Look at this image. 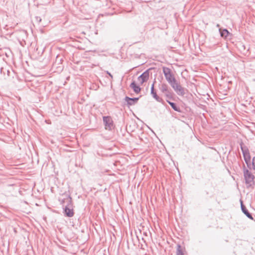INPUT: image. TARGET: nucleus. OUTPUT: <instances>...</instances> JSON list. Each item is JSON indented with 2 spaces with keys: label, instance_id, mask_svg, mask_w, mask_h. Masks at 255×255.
<instances>
[{
  "label": "nucleus",
  "instance_id": "7",
  "mask_svg": "<svg viewBox=\"0 0 255 255\" xmlns=\"http://www.w3.org/2000/svg\"><path fill=\"white\" fill-rule=\"evenodd\" d=\"M125 100L129 106H131L136 103L137 101L138 100V98H130L129 97H126L125 98Z\"/></svg>",
  "mask_w": 255,
  "mask_h": 255
},
{
  "label": "nucleus",
  "instance_id": "13",
  "mask_svg": "<svg viewBox=\"0 0 255 255\" xmlns=\"http://www.w3.org/2000/svg\"><path fill=\"white\" fill-rule=\"evenodd\" d=\"M229 32L227 30L224 29L221 32L222 36L227 37L229 34Z\"/></svg>",
  "mask_w": 255,
  "mask_h": 255
},
{
  "label": "nucleus",
  "instance_id": "5",
  "mask_svg": "<svg viewBox=\"0 0 255 255\" xmlns=\"http://www.w3.org/2000/svg\"><path fill=\"white\" fill-rule=\"evenodd\" d=\"M65 214L69 217H71L74 216V212L71 204L69 207H66L65 208Z\"/></svg>",
  "mask_w": 255,
  "mask_h": 255
},
{
  "label": "nucleus",
  "instance_id": "10",
  "mask_svg": "<svg viewBox=\"0 0 255 255\" xmlns=\"http://www.w3.org/2000/svg\"><path fill=\"white\" fill-rule=\"evenodd\" d=\"M176 255H186L182 250L181 247L179 246L177 250Z\"/></svg>",
  "mask_w": 255,
  "mask_h": 255
},
{
  "label": "nucleus",
  "instance_id": "4",
  "mask_svg": "<svg viewBox=\"0 0 255 255\" xmlns=\"http://www.w3.org/2000/svg\"><path fill=\"white\" fill-rule=\"evenodd\" d=\"M105 123V128L106 129H111L113 126V121L110 117H104L103 118Z\"/></svg>",
  "mask_w": 255,
  "mask_h": 255
},
{
  "label": "nucleus",
  "instance_id": "2",
  "mask_svg": "<svg viewBox=\"0 0 255 255\" xmlns=\"http://www.w3.org/2000/svg\"><path fill=\"white\" fill-rule=\"evenodd\" d=\"M244 176L246 182L247 184L251 185L254 183V176L248 170L245 171Z\"/></svg>",
  "mask_w": 255,
  "mask_h": 255
},
{
  "label": "nucleus",
  "instance_id": "6",
  "mask_svg": "<svg viewBox=\"0 0 255 255\" xmlns=\"http://www.w3.org/2000/svg\"><path fill=\"white\" fill-rule=\"evenodd\" d=\"M139 86L140 85H138L137 83H136L134 81L132 82L130 84V87L136 94H138L140 92L141 89Z\"/></svg>",
  "mask_w": 255,
  "mask_h": 255
},
{
  "label": "nucleus",
  "instance_id": "14",
  "mask_svg": "<svg viewBox=\"0 0 255 255\" xmlns=\"http://www.w3.org/2000/svg\"><path fill=\"white\" fill-rule=\"evenodd\" d=\"M151 91H152V92H153V85H152V87H151Z\"/></svg>",
  "mask_w": 255,
  "mask_h": 255
},
{
  "label": "nucleus",
  "instance_id": "11",
  "mask_svg": "<svg viewBox=\"0 0 255 255\" xmlns=\"http://www.w3.org/2000/svg\"><path fill=\"white\" fill-rule=\"evenodd\" d=\"M248 166L251 168V169H255V158H253V160H252V162L251 161V165H247Z\"/></svg>",
  "mask_w": 255,
  "mask_h": 255
},
{
  "label": "nucleus",
  "instance_id": "8",
  "mask_svg": "<svg viewBox=\"0 0 255 255\" xmlns=\"http://www.w3.org/2000/svg\"><path fill=\"white\" fill-rule=\"evenodd\" d=\"M241 208L244 213L250 219L253 220L252 216L250 214L246 207L243 205L242 201H241Z\"/></svg>",
  "mask_w": 255,
  "mask_h": 255
},
{
  "label": "nucleus",
  "instance_id": "3",
  "mask_svg": "<svg viewBox=\"0 0 255 255\" xmlns=\"http://www.w3.org/2000/svg\"><path fill=\"white\" fill-rule=\"evenodd\" d=\"M149 78V73L148 71L144 72L137 78V84L141 85L144 82H146Z\"/></svg>",
  "mask_w": 255,
  "mask_h": 255
},
{
  "label": "nucleus",
  "instance_id": "9",
  "mask_svg": "<svg viewBox=\"0 0 255 255\" xmlns=\"http://www.w3.org/2000/svg\"><path fill=\"white\" fill-rule=\"evenodd\" d=\"M244 156L245 160L247 164L251 165V157L249 152L247 151L244 152Z\"/></svg>",
  "mask_w": 255,
  "mask_h": 255
},
{
  "label": "nucleus",
  "instance_id": "12",
  "mask_svg": "<svg viewBox=\"0 0 255 255\" xmlns=\"http://www.w3.org/2000/svg\"><path fill=\"white\" fill-rule=\"evenodd\" d=\"M168 103L172 107V108L176 111H179V109L176 106L174 103L168 101Z\"/></svg>",
  "mask_w": 255,
  "mask_h": 255
},
{
  "label": "nucleus",
  "instance_id": "1",
  "mask_svg": "<svg viewBox=\"0 0 255 255\" xmlns=\"http://www.w3.org/2000/svg\"><path fill=\"white\" fill-rule=\"evenodd\" d=\"M163 72L166 80L177 93L179 95H183L184 89L176 80L173 74L172 73L171 69L169 68L163 67Z\"/></svg>",
  "mask_w": 255,
  "mask_h": 255
}]
</instances>
